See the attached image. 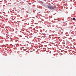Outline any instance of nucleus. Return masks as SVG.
Returning <instances> with one entry per match:
<instances>
[{
  "instance_id": "obj_1",
  "label": "nucleus",
  "mask_w": 76,
  "mask_h": 76,
  "mask_svg": "<svg viewBox=\"0 0 76 76\" xmlns=\"http://www.w3.org/2000/svg\"><path fill=\"white\" fill-rule=\"evenodd\" d=\"M47 7L50 10H55L56 9H57V7L56 6L53 7V6H50L48 4L47 5Z\"/></svg>"
},
{
  "instance_id": "obj_2",
  "label": "nucleus",
  "mask_w": 76,
  "mask_h": 76,
  "mask_svg": "<svg viewBox=\"0 0 76 76\" xmlns=\"http://www.w3.org/2000/svg\"><path fill=\"white\" fill-rule=\"evenodd\" d=\"M42 5L44 7H46V6H47V5L45 4V3H44V2L42 3Z\"/></svg>"
},
{
  "instance_id": "obj_3",
  "label": "nucleus",
  "mask_w": 76,
  "mask_h": 76,
  "mask_svg": "<svg viewBox=\"0 0 76 76\" xmlns=\"http://www.w3.org/2000/svg\"><path fill=\"white\" fill-rule=\"evenodd\" d=\"M75 18H74L72 19L73 20H75Z\"/></svg>"
},
{
  "instance_id": "obj_4",
  "label": "nucleus",
  "mask_w": 76,
  "mask_h": 76,
  "mask_svg": "<svg viewBox=\"0 0 76 76\" xmlns=\"http://www.w3.org/2000/svg\"><path fill=\"white\" fill-rule=\"evenodd\" d=\"M20 37H22V36H21V35L20 36Z\"/></svg>"
},
{
  "instance_id": "obj_5",
  "label": "nucleus",
  "mask_w": 76,
  "mask_h": 76,
  "mask_svg": "<svg viewBox=\"0 0 76 76\" xmlns=\"http://www.w3.org/2000/svg\"><path fill=\"white\" fill-rule=\"evenodd\" d=\"M40 2H41V1H39V2H38V3H40Z\"/></svg>"
},
{
  "instance_id": "obj_6",
  "label": "nucleus",
  "mask_w": 76,
  "mask_h": 76,
  "mask_svg": "<svg viewBox=\"0 0 76 76\" xmlns=\"http://www.w3.org/2000/svg\"><path fill=\"white\" fill-rule=\"evenodd\" d=\"M57 14V13H56L55 14H54L53 15H55V14Z\"/></svg>"
},
{
  "instance_id": "obj_7",
  "label": "nucleus",
  "mask_w": 76,
  "mask_h": 76,
  "mask_svg": "<svg viewBox=\"0 0 76 76\" xmlns=\"http://www.w3.org/2000/svg\"><path fill=\"white\" fill-rule=\"evenodd\" d=\"M0 18H2V17L1 16H0Z\"/></svg>"
},
{
  "instance_id": "obj_8",
  "label": "nucleus",
  "mask_w": 76,
  "mask_h": 76,
  "mask_svg": "<svg viewBox=\"0 0 76 76\" xmlns=\"http://www.w3.org/2000/svg\"><path fill=\"white\" fill-rule=\"evenodd\" d=\"M4 6H5V5H4Z\"/></svg>"
},
{
  "instance_id": "obj_9",
  "label": "nucleus",
  "mask_w": 76,
  "mask_h": 76,
  "mask_svg": "<svg viewBox=\"0 0 76 76\" xmlns=\"http://www.w3.org/2000/svg\"><path fill=\"white\" fill-rule=\"evenodd\" d=\"M23 48H24V47H23Z\"/></svg>"
},
{
  "instance_id": "obj_10",
  "label": "nucleus",
  "mask_w": 76,
  "mask_h": 76,
  "mask_svg": "<svg viewBox=\"0 0 76 76\" xmlns=\"http://www.w3.org/2000/svg\"><path fill=\"white\" fill-rule=\"evenodd\" d=\"M38 1V0H37V1Z\"/></svg>"
},
{
  "instance_id": "obj_11",
  "label": "nucleus",
  "mask_w": 76,
  "mask_h": 76,
  "mask_svg": "<svg viewBox=\"0 0 76 76\" xmlns=\"http://www.w3.org/2000/svg\"><path fill=\"white\" fill-rule=\"evenodd\" d=\"M24 38V39H25V38Z\"/></svg>"
}]
</instances>
